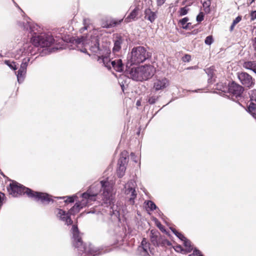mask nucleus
I'll return each instance as SVG.
<instances>
[{
	"label": "nucleus",
	"instance_id": "aec40b11",
	"mask_svg": "<svg viewBox=\"0 0 256 256\" xmlns=\"http://www.w3.org/2000/svg\"><path fill=\"white\" fill-rule=\"evenodd\" d=\"M128 162L126 158V152H122L121 156L118 161V165L126 166Z\"/></svg>",
	"mask_w": 256,
	"mask_h": 256
},
{
	"label": "nucleus",
	"instance_id": "f257e3e1",
	"mask_svg": "<svg viewBox=\"0 0 256 256\" xmlns=\"http://www.w3.org/2000/svg\"><path fill=\"white\" fill-rule=\"evenodd\" d=\"M100 191L102 192L104 204H106V206H110V208L114 210L112 184L108 180H101L100 182L91 186L86 192L83 193L82 200L81 202H76L68 212L60 208L56 209L55 213L57 217L64 222L67 225L71 224L72 221L70 218V214H74L78 212L80 209L88 205L90 202L94 201L96 196Z\"/></svg>",
	"mask_w": 256,
	"mask_h": 256
},
{
	"label": "nucleus",
	"instance_id": "6ab92c4d",
	"mask_svg": "<svg viewBox=\"0 0 256 256\" xmlns=\"http://www.w3.org/2000/svg\"><path fill=\"white\" fill-rule=\"evenodd\" d=\"M205 71L209 77V78L208 79V82H212V79L215 75V72H216V70L214 68V67L212 66V67L207 68L205 70Z\"/></svg>",
	"mask_w": 256,
	"mask_h": 256
},
{
	"label": "nucleus",
	"instance_id": "a211bd4d",
	"mask_svg": "<svg viewBox=\"0 0 256 256\" xmlns=\"http://www.w3.org/2000/svg\"><path fill=\"white\" fill-rule=\"evenodd\" d=\"M243 66L246 69L252 70L256 74V62H246L243 64Z\"/></svg>",
	"mask_w": 256,
	"mask_h": 256
},
{
	"label": "nucleus",
	"instance_id": "bb28decb",
	"mask_svg": "<svg viewBox=\"0 0 256 256\" xmlns=\"http://www.w3.org/2000/svg\"><path fill=\"white\" fill-rule=\"evenodd\" d=\"M145 203H146V206L149 208L150 210L152 211L156 210L157 208V206L151 200H148L147 202H145Z\"/></svg>",
	"mask_w": 256,
	"mask_h": 256
},
{
	"label": "nucleus",
	"instance_id": "4be33fe9",
	"mask_svg": "<svg viewBox=\"0 0 256 256\" xmlns=\"http://www.w3.org/2000/svg\"><path fill=\"white\" fill-rule=\"evenodd\" d=\"M188 20L189 19L187 17L184 18L180 20L179 23L180 24L182 28L185 30L188 29V24H191L190 22H188Z\"/></svg>",
	"mask_w": 256,
	"mask_h": 256
},
{
	"label": "nucleus",
	"instance_id": "ddd939ff",
	"mask_svg": "<svg viewBox=\"0 0 256 256\" xmlns=\"http://www.w3.org/2000/svg\"><path fill=\"white\" fill-rule=\"evenodd\" d=\"M250 102L248 106V112L254 117L256 118V90H252L250 92Z\"/></svg>",
	"mask_w": 256,
	"mask_h": 256
},
{
	"label": "nucleus",
	"instance_id": "f03ea898",
	"mask_svg": "<svg viewBox=\"0 0 256 256\" xmlns=\"http://www.w3.org/2000/svg\"><path fill=\"white\" fill-rule=\"evenodd\" d=\"M72 43L77 45L78 48L80 52L90 56V54L88 51L89 50L92 54L96 55L100 63H102L108 70L113 68L118 72H121L124 70V66L121 59L112 60L104 56L105 54L108 53V50L106 48H102L100 46L98 36H82L81 38L74 39Z\"/></svg>",
	"mask_w": 256,
	"mask_h": 256
},
{
	"label": "nucleus",
	"instance_id": "9d476101",
	"mask_svg": "<svg viewBox=\"0 0 256 256\" xmlns=\"http://www.w3.org/2000/svg\"><path fill=\"white\" fill-rule=\"evenodd\" d=\"M243 91V87L234 82H232L228 86L230 96H231L232 99L234 101L238 100L242 98Z\"/></svg>",
	"mask_w": 256,
	"mask_h": 256
},
{
	"label": "nucleus",
	"instance_id": "39448f33",
	"mask_svg": "<svg viewBox=\"0 0 256 256\" xmlns=\"http://www.w3.org/2000/svg\"><path fill=\"white\" fill-rule=\"evenodd\" d=\"M154 68L150 65H146L137 68H132L126 70L128 78L136 81L146 80L151 78L155 73Z\"/></svg>",
	"mask_w": 256,
	"mask_h": 256
},
{
	"label": "nucleus",
	"instance_id": "c03bdc74",
	"mask_svg": "<svg viewBox=\"0 0 256 256\" xmlns=\"http://www.w3.org/2000/svg\"><path fill=\"white\" fill-rule=\"evenodd\" d=\"M32 48H33V46H28V50H27L28 52H30V53L31 55L32 54V53L31 52V50H32Z\"/></svg>",
	"mask_w": 256,
	"mask_h": 256
},
{
	"label": "nucleus",
	"instance_id": "09e8293b",
	"mask_svg": "<svg viewBox=\"0 0 256 256\" xmlns=\"http://www.w3.org/2000/svg\"><path fill=\"white\" fill-rule=\"evenodd\" d=\"M140 101H137V102H136V105H137V106H140Z\"/></svg>",
	"mask_w": 256,
	"mask_h": 256
},
{
	"label": "nucleus",
	"instance_id": "20e7f679",
	"mask_svg": "<svg viewBox=\"0 0 256 256\" xmlns=\"http://www.w3.org/2000/svg\"><path fill=\"white\" fill-rule=\"evenodd\" d=\"M7 190L9 194L14 197L26 194L29 198H34L36 201H40L44 204H48L50 201H52V199L48 194L33 191L16 181L12 180V182L7 187Z\"/></svg>",
	"mask_w": 256,
	"mask_h": 256
},
{
	"label": "nucleus",
	"instance_id": "cd10ccee",
	"mask_svg": "<svg viewBox=\"0 0 256 256\" xmlns=\"http://www.w3.org/2000/svg\"><path fill=\"white\" fill-rule=\"evenodd\" d=\"M211 2L210 0L204 1L202 2V6L204 8V10L206 12H209L210 10V6Z\"/></svg>",
	"mask_w": 256,
	"mask_h": 256
},
{
	"label": "nucleus",
	"instance_id": "4c0bfd02",
	"mask_svg": "<svg viewBox=\"0 0 256 256\" xmlns=\"http://www.w3.org/2000/svg\"><path fill=\"white\" fill-rule=\"evenodd\" d=\"M6 198L5 195L4 193L0 192V208L2 204V200Z\"/></svg>",
	"mask_w": 256,
	"mask_h": 256
},
{
	"label": "nucleus",
	"instance_id": "5fc2aeb1",
	"mask_svg": "<svg viewBox=\"0 0 256 256\" xmlns=\"http://www.w3.org/2000/svg\"><path fill=\"white\" fill-rule=\"evenodd\" d=\"M192 68H188V69H192Z\"/></svg>",
	"mask_w": 256,
	"mask_h": 256
},
{
	"label": "nucleus",
	"instance_id": "c756f323",
	"mask_svg": "<svg viewBox=\"0 0 256 256\" xmlns=\"http://www.w3.org/2000/svg\"><path fill=\"white\" fill-rule=\"evenodd\" d=\"M172 231L173 232L174 234H175L176 236L180 240L182 241H184L186 238L181 233L178 232L174 228H171Z\"/></svg>",
	"mask_w": 256,
	"mask_h": 256
},
{
	"label": "nucleus",
	"instance_id": "c9c22d12",
	"mask_svg": "<svg viewBox=\"0 0 256 256\" xmlns=\"http://www.w3.org/2000/svg\"><path fill=\"white\" fill-rule=\"evenodd\" d=\"M182 60L184 62H189L191 60V56L186 54L182 58Z\"/></svg>",
	"mask_w": 256,
	"mask_h": 256
},
{
	"label": "nucleus",
	"instance_id": "473e14b6",
	"mask_svg": "<svg viewBox=\"0 0 256 256\" xmlns=\"http://www.w3.org/2000/svg\"><path fill=\"white\" fill-rule=\"evenodd\" d=\"M188 8H187V6L182 8L179 11V14L180 16H184L188 14Z\"/></svg>",
	"mask_w": 256,
	"mask_h": 256
},
{
	"label": "nucleus",
	"instance_id": "2f4dec72",
	"mask_svg": "<svg viewBox=\"0 0 256 256\" xmlns=\"http://www.w3.org/2000/svg\"><path fill=\"white\" fill-rule=\"evenodd\" d=\"M158 96H152L148 98V102L150 104H154L158 100Z\"/></svg>",
	"mask_w": 256,
	"mask_h": 256
},
{
	"label": "nucleus",
	"instance_id": "8fccbe9b",
	"mask_svg": "<svg viewBox=\"0 0 256 256\" xmlns=\"http://www.w3.org/2000/svg\"><path fill=\"white\" fill-rule=\"evenodd\" d=\"M161 226H162V225H161L160 224V225L158 224V226L160 229H161V227H160Z\"/></svg>",
	"mask_w": 256,
	"mask_h": 256
},
{
	"label": "nucleus",
	"instance_id": "0eeeda50",
	"mask_svg": "<svg viewBox=\"0 0 256 256\" xmlns=\"http://www.w3.org/2000/svg\"><path fill=\"white\" fill-rule=\"evenodd\" d=\"M150 57L146 49L142 46L134 48L131 52L130 62L132 64L143 62Z\"/></svg>",
	"mask_w": 256,
	"mask_h": 256
},
{
	"label": "nucleus",
	"instance_id": "c85d7f7f",
	"mask_svg": "<svg viewBox=\"0 0 256 256\" xmlns=\"http://www.w3.org/2000/svg\"><path fill=\"white\" fill-rule=\"evenodd\" d=\"M4 63L14 70H16L17 68L16 63L14 62H11L10 60H5Z\"/></svg>",
	"mask_w": 256,
	"mask_h": 256
},
{
	"label": "nucleus",
	"instance_id": "f8f14e48",
	"mask_svg": "<svg viewBox=\"0 0 256 256\" xmlns=\"http://www.w3.org/2000/svg\"><path fill=\"white\" fill-rule=\"evenodd\" d=\"M238 78L244 86L250 88L254 84V80L252 76L245 72L238 74Z\"/></svg>",
	"mask_w": 256,
	"mask_h": 256
},
{
	"label": "nucleus",
	"instance_id": "a19ab883",
	"mask_svg": "<svg viewBox=\"0 0 256 256\" xmlns=\"http://www.w3.org/2000/svg\"><path fill=\"white\" fill-rule=\"evenodd\" d=\"M241 20L242 17L240 16H238L233 20L232 23H234V24H236L238 23Z\"/></svg>",
	"mask_w": 256,
	"mask_h": 256
},
{
	"label": "nucleus",
	"instance_id": "1a4fd4ad",
	"mask_svg": "<svg viewBox=\"0 0 256 256\" xmlns=\"http://www.w3.org/2000/svg\"><path fill=\"white\" fill-rule=\"evenodd\" d=\"M136 186V182L132 180H130L124 185V194L128 199V203L129 204L133 205L134 204V200L137 196L135 190Z\"/></svg>",
	"mask_w": 256,
	"mask_h": 256
},
{
	"label": "nucleus",
	"instance_id": "423d86ee",
	"mask_svg": "<svg viewBox=\"0 0 256 256\" xmlns=\"http://www.w3.org/2000/svg\"><path fill=\"white\" fill-rule=\"evenodd\" d=\"M72 230L73 234V244L79 251L82 252V254H85L88 256H94L101 253L98 248L94 247L92 244H89L88 246L83 244L77 226L73 225Z\"/></svg>",
	"mask_w": 256,
	"mask_h": 256
},
{
	"label": "nucleus",
	"instance_id": "e433bc0d",
	"mask_svg": "<svg viewBox=\"0 0 256 256\" xmlns=\"http://www.w3.org/2000/svg\"><path fill=\"white\" fill-rule=\"evenodd\" d=\"M200 254H202L197 249H195L192 254H190L188 256H200Z\"/></svg>",
	"mask_w": 256,
	"mask_h": 256
},
{
	"label": "nucleus",
	"instance_id": "ea45409f",
	"mask_svg": "<svg viewBox=\"0 0 256 256\" xmlns=\"http://www.w3.org/2000/svg\"><path fill=\"white\" fill-rule=\"evenodd\" d=\"M122 20H118V21H117V20H112L111 22H110V25L112 26H115L117 24H120L121 23V22H122Z\"/></svg>",
	"mask_w": 256,
	"mask_h": 256
},
{
	"label": "nucleus",
	"instance_id": "de8ad7c7",
	"mask_svg": "<svg viewBox=\"0 0 256 256\" xmlns=\"http://www.w3.org/2000/svg\"><path fill=\"white\" fill-rule=\"evenodd\" d=\"M236 26V24H234V23H232V25H231V26H230V31L233 30H234V26Z\"/></svg>",
	"mask_w": 256,
	"mask_h": 256
},
{
	"label": "nucleus",
	"instance_id": "864d4df0",
	"mask_svg": "<svg viewBox=\"0 0 256 256\" xmlns=\"http://www.w3.org/2000/svg\"><path fill=\"white\" fill-rule=\"evenodd\" d=\"M22 51V49H20V52H21Z\"/></svg>",
	"mask_w": 256,
	"mask_h": 256
},
{
	"label": "nucleus",
	"instance_id": "37998d69",
	"mask_svg": "<svg viewBox=\"0 0 256 256\" xmlns=\"http://www.w3.org/2000/svg\"><path fill=\"white\" fill-rule=\"evenodd\" d=\"M175 250L176 252H182V247L180 246H176Z\"/></svg>",
	"mask_w": 256,
	"mask_h": 256
},
{
	"label": "nucleus",
	"instance_id": "79ce46f5",
	"mask_svg": "<svg viewBox=\"0 0 256 256\" xmlns=\"http://www.w3.org/2000/svg\"><path fill=\"white\" fill-rule=\"evenodd\" d=\"M166 0H156L157 6H162L166 2Z\"/></svg>",
	"mask_w": 256,
	"mask_h": 256
},
{
	"label": "nucleus",
	"instance_id": "3c124183",
	"mask_svg": "<svg viewBox=\"0 0 256 256\" xmlns=\"http://www.w3.org/2000/svg\"><path fill=\"white\" fill-rule=\"evenodd\" d=\"M254 0H252V2L250 3H252V2H254Z\"/></svg>",
	"mask_w": 256,
	"mask_h": 256
},
{
	"label": "nucleus",
	"instance_id": "58836bf2",
	"mask_svg": "<svg viewBox=\"0 0 256 256\" xmlns=\"http://www.w3.org/2000/svg\"><path fill=\"white\" fill-rule=\"evenodd\" d=\"M250 20H254L256 19V10L252 11L250 14Z\"/></svg>",
	"mask_w": 256,
	"mask_h": 256
},
{
	"label": "nucleus",
	"instance_id": "7c9ffc66",
	"mask_svg": "<svg viewBox=\"0 0 256 256\" xmlns=\"http://www.w3.org/2000/svg\"><path fill=\"white\" fill-rule=\"evenodd\" d=\"M57 198L58 199H64V202L66 203L68 202H74V198L73 196H66V197H57Z\"/></svg>",
	"mask_w": 256,
	"mask_h": 256
},
{
	"label": "nucleus",
	"instance_id": "393cba45",
	"mask_svg": "<svg viewBox=\"0 0 256 256\" xmlns=\"http://www.w3.org/2000/svg\"><path fill=\"white\" fill-rule=\"evenodd\" d=\"M184 244L186 247V250L187 252H190L193 249V246L191 244V242L186 239V238L184 241Z\"/></svg>",
	"mask_w": 256,
	"mask_h": 256
},
{
	"label": "nucleus",
	"instance_id": "f3484780",
	"mask_svg": "<svg viewBox=\"0 0 256 256\" xmlns=\"http://www.w3.org/2000/svg\"><path fill=\"white\" fill-rule=\"evenodd\" d=\"M139 10L138 6L136 7L130 14L125 18L124 22L126 23L130 22L132 20H136L137 18Z\"/></svg>",
	"mask_w": 256,
	"mask_h": 256
},
{
	"label": "nucleus",
	"instance_id": "4468645a",
	"mask_svg": "<svg viewBox=\"0 0 256 256\" xmlns=\"http://www.w3.org/2000/svg\"><path fill=\"white\" fill-rule=\"evenodd\" d=\"M150 244L148 243L145 238H144L141 245L138 248V254L142 256H147L150 255V252L152 254V251L150 250Z\"/></svg>",
	"mask_w": 256,
	"mask_h": 256
},
{
	"label": "nucleus",
	"instance_id": "9b49d317",
	"mask_svg": "<svg viewBox=\"0 0 256 256\" xmlns=\"http://www.w3.org/2000/svg\"><path fill=\"white\" fill-rule=\"evenodd\" d=\"M170 85L169 80L165 77H156L154 80L153 88L155 91L164 90Z\"/></svg>",
	"mask_w": 256,
	"mask_h": 256
},
{
	"label": "nucleus",
	"instance_id": "5701e85b",
	"mask_svg": "<svg viewBox=\"0 0 256 256\" xmlns=\"http://www.w3.org/2000/svg\"><path fill=\"white\" fill-rule=\"evenodd\" d=\"M84 27L81 28L80 30L81 33H82L84 30H87L90 28V20L88 18H84L83 20Z\"/></svg>",
	"mask_w": 256,
	"mask_h": 256
},
{
	"label": "nucleus",
	"instance_id": "a878e982",
	"mask_svg": "<svg viewBox=\"0 0 256 256\" xmlns=\"http://www.w3.org/2000/svg\"><path fill=\"white\" fill-rule=\"evenodd\" d=\"M30 61V58L27 57L23 58L22 62L20 64V68H22L23 70H26V68L28 65V62Z\"/></svg>",
	"mask_w": 256,
	"mask_h": 256
},
{
	"label": "nucleus",
	"instance_id": "f704fd0d",
	"mask_svg": "<svg viewBox=\"0 0 256 256\" xmlns=\"http://www.w3.org/2000/svg\"><path fill=\"white\" fill-rule=\"evenodd\" d=\"M204 14L203 12H200L196 16V20L198 22H201L204 20Z\"/></svg>",
	"mask_w": 256,
	"mask_h": 256
},
{
	"label": "nucleus",
	"instance_id": "dca6fc26",
	"mask_svg": "<svg viewBox=\"0 0 256 256\" xmlns=\"http://www.w3.org/2000/svg\"><path fill=\"white\" fill-rule=\"evenodd\" d=\"M114 42V46L112 48V52L116 53L119 52L121 49V45L124 42V39L120 36H117L115 37Z\"/></svg>",
	"mask_w": 256,
	"mask_h": 256
},
{
	"label": "nucleus",
	"instance_id": "7ed1b4c3",
	"mask_svg": "<svg viewBox=\"0 0 256 256\" xmlns=\"http://www.w3.org/2000/svg\"><path fill=\"white\" fill-rule=\"evenodd\" d=\"M25 20L26 22H18V24L24 28V30L30 34L31 42L34 46L42 48L48 47L53 44L54 39L51 35L42 34L38 36H34V34H36V31H38V26L30 22L29 18H26Z\"/></svg>",
	"mask_w": 256,
	"mask_h": 256
},
{
	"label": "nucleus",
	"instance_id": "2eb2a0df",
	"mask_svg": "<svg viewBox=\"0 0 256 256\" xmlns=\"http://www.w3.org/2000/svg\"><path fill=\"white\" fill-rule=\"evenodd\" d=\"M144 18L151 23L154 22L156 19L157 18V12H152L150 8H148L144 10Z\"/></svg>",
	"mask_w": 256,
	"mask_h": 256
},
{
	"label": "nucleus",
	"instance_id": "412c9836",
	"mask_svg": "<svg viewBox=\"0 0 256 256\" xmlns=\"http://www.w3.org/2000/svg\"><path fill=\"white\" fill-rule=\"evenodd\" d=\"M26 72V70H23L22 68H19L18 70V74H16L17 79L18 82H21L24 80Z\"/></svg>",
	"mask_w": 256,
	"mask_h": 256
},
{
	"label": "nucleus",
	"instance_id": "b1692460",
	"mask_svg": "<svg viewBox=\"0 0 256 256\" xmlns=\"http://www.w3.org/2000/svg\"><path fill=\"white\" fill-rule=\"evenodd\" d=\"M126 170V166L118 165V168L117 169V175L119 178L122 177L125 173Z\"/></svg>",
	"mask_w": 256,
	"mask_h": 256
},
{
	"label": "nucleus",
	"instance_id": "49530a36",
	"mask_svg": "<svg viewBox=\"0 0 256 256\" xmlns=\"http://www.w3.org/2000/svg\"><path fill=\"white\" fill-rule=\"evenodd\" d=\"M253 47H254L255 51H256V38H254V40Z\"/></svg>",
	"mask_w": 256,
	"mask_h": 256
},
{
	"label": "nucleus",
	"instance_id": "6e6552de",
	"mask_svg": "<svg viewBox=\"0 0 256 256\" xmlns=\"http://www.w3.org/2000/svg\"><path fill=\"white\" fill-rule=\"evenodd\" d=\"M150 238L151 242L156 246H170L172 244L169 240L165 238V237L162 236L157 230H152L150 231Z\"/></svg>",
	"mask_w": 256,
	"mask_h": 256
},
{
	"label": "nucleus",
	"instance_id": "603ef678",
	"mask_svg": "<svg viewBox=\"0 0 256 256\" xmlns=\"http://www.w3.org/2000/svg\"><path fill=\"white\" fill-rule=\"evenodd\" d=\"M190 25L191 24H188V29L190 28Z\"/></svg>",
	"mask_w": 256,
	"mask_h": 256
},
{
	"label": "nucleus",
	"instance_id": "4d7b16f0",
	"mask_svg": "<svg viewBox=\"0 0 256 256\" xmlns=\"http://www.w3.org/2000/svg\"><path fill=\"white\" fill-rule=\"evenodd\" d=\"M200 256H203L202 254H200Z\"/></svg>",
	"mask_w": 256,
	"mask_h": 256
},
{
	"label": "nucleus",
	"instance_id": "72a5a7b5",
	"mask_svg": "<svg viewBox=\"0 0 256 256\" xmlns=\"http://www.w3.org/2000/svg\"><path fill=\"white\" fill-rule=\"evenodd\" d=\"M214 42L212 36H208L204 40V42L206 44L210 45Z\"/></svg>",
	"mask_w": 256,
	"mask_h": 256
},
{
	"label": "nucleus",
	"instance_id": "a18cd8bd",
	"mask_svg": "<svg viewBox=\"0 0 256 256\" xmlns=\"http://www.w3.org/2000/svg\"><path fill=\"white\" fill-rule=\"evenodd\" d=\"M130 156H131V158L135 162H136V160H135V156H134V153L132 152L130 154Z\"/></svg>",
	"mask_w": 256,
	"mask_h": 256
},
{
	"label": "nucleus",
	"instance_id": "6e6d98bb",
	"mask_svg": "<svg viewBox=\"0 0 256 256\" xmlns=\"http://www.w3.org/2000/svg\"><path fill=\"white\" fill-rule=\"evenodd\" d=\"M16 4V6L18 7V5Z\"/></svg>",
	"mask_w": 256,
	"mask_h": 256
}]
</instances>
